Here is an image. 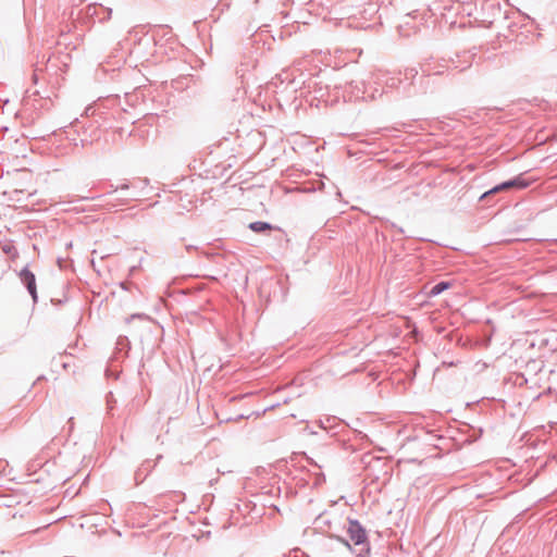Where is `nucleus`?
Returning a JSON list of instances; mask_svg holds the SVG:
<instances>
[{
  "label": "nucleus",
  "mask_w": 557,
  "mask_h": 557,
  "mask_svg": "<svg viewBox=\"0 0 557 557\" xmlns=\"http://www.w3.org/2000/svg\"><path fill=\"white\" fill-rule=\"evenodd\" d=\"M347 534L356 546H361L359 557L370 556V546L366 529L357 519H347Z\"/></svg>",
  "instance_id": "obj_1"
},
{
  "label": "nucleus",
  "mask_w": 557,
  "mask_h": 557,
  "mask_svg": "<svg viewBox=\"0 0 557 557\" xmlns=\"http://www.w3.org/2000/svg\"><path fill=\"white\" fill-rule=\"evenodd\" d=\"M148 184H149L148 178H136L132 182L125 181L124 183H122L121 185H119L116 187H113L111 185L112 189L109 190L108 194L110 195V194L119 191V190L132 189L131 195L128 197H126L124 199V201L127 202L131 200H138V199H140V197L146 196V193H144V190L146 189Z\"/></svg>",
  "instance_id": "obj_2"
},
{
  "label": "nucleus",
  "mask_w": 557,
  "mask_h": 557,
  "mask_svg": "<svg viewBox=\"0 0 557 557\" xmlns=\"http://www.w3.org/2000/svg\"><path fill=\"white\" fill-rule=\"evenodd\" d=\"M530 185V182L528 180H525L522 174L511 178V180H508L506 182H503L496 186H494L492 189H490L488 191L484 193L482 196H481V199H485L486 197H488L490 195L492 194H495V193H498V191H502V190H507L509 188H517V189H523V188H527L528 186Z\"/></svg>",
  "instance_id": "obj_3"
},
{
  "label": "nucleus",
  "mask_w": 557,
  "mask_h": 557,
  "mask_svg": "<svg viewBox=\"0 0 557 557\" xmlns=\"http://www.w3.org/2000/svg\"><path fill=\"white\" fill-rule=\"evenodd\" d=\"M21 282L27 288L29 295L32 296L34 302L37 301V287H36V277L35 274L26 267L21 270L20 274Z\"/></svg>",
  "instance_id": "obj_4"
},
{
  "label": "nucleus",
  "mask_w": 557,
  "mask_h": 557,
  "mask_svg": "<svg viewBox=\"0 0 557 557\" xmlns=\"http://www.w3.org/2000/svg\"><path fill=\"white\" fill-rule=\"evenodd\" d=\"M446 65H436L432 66L431 63L422 64L421 71L423 75L431 76V75H442L445 73Z\"/></svg>",
  "instance_id": "obj_5"
},
{
  "label": "nucleus",
  "mask_w": 557,
  "mask_h": 557,
  "mask_svg": "<svg viewBox=\"0 0 557 557\" xmlns=\"http://www.w3.org/2000/svg\"><path fill=\"white\" fill-rule=\"evenodd\" d=\"M151 470L150 462L145 461L135 472L136 484H140Z\"/></svg>",
  "instance_id": "obj_6"
},
{
  "label": "nucleus",
  "mask_w": 557,
  "mask_h": 557,
  "mask_svg": "<svg viewBox=\"0 0 557 557\" xmlns=\"http://www.w3.org/2000/svg\"><path fill=\"white\" fill-rule=\"evenodd\" d=\"M248 227L255 233H264L267 231L273 230L272 224L263 221L251 222Z\"/></svg>",
  "instance_id": "obj_7"
},
{
  "label": "nucleus",
  "mask_w": 557,
  "mask_h": 557,
  "mask_svg": "<svg viewBox=\"0 0 557 557\" xmlns=\"http://www.w3.org/2000/svg\"><path fill=\"white\" fill-rule=\"evenodd\" d=\"M451 286V283L450 282H447V281H442V282H438L437 284H435L431 290L429 292V295L431 297H435V296H438L440 294H442L444 290L448 289L449 287Z\"/></svg>",
  "instance_id": "obj_8"
},
{
  "label": "nucleus",
  "mask_w": 557,
  "mask_h": 557,
  "mask_svg": "<svg viewBox=\"0 0 557 557\" xmlns=\"http://www.w3.org/2000/svg\"><path fill=\"white\" fill-rule=\"evenodd\" d=\"M403 83L400 77H388L385 81V86L389 89H396L400 87V84Z\"/></svg>",
  "instance_id": "obj_9"
},
{
  "label": "nucleus",
  "mask_w": 557,
  "mask_h": 557,
  "mask_svg": "<svg viewBox=\"0 0 557 557\" xmlns=\"http://www.w3.org/2000/svg\"><path fill=\"white\" fill-rule=\"evenodd\" d=\"M418 75V70L416 67H407L404 71L405 79L411 81L410 85L413 84V79Z\"/></svg>",
  "instance_id": "obj_10"
},
{
  "label": "nucleus",
  "mask_w": 557,
  "mask_h": 557,
  "mask_svg": "<svg viewBox=\"0 0 557 557\" xmlns=\"http://www.w3.org/2000/svg\"><path fill=\"white\" fill-rule=\"evenodd\" d=\"M315 524L319 527V528H323V527H330L331 522L330 520L323 516V515H320L317 519H315Z\"/></svg>",
  "instance_id": "obj_11"
},
{
  "label": "nucleus",
  "mask_w": 557,
  "mask_h": 557,
  "mask_svg": "<svg viewBox=\"0 0 557 557\" xmlns=\"http://www.w3.org/2000/svg\"><path fill=\"white\" fill-rule=\"evenodd\" d=\"M101 9H102L103 11H106V13H107V14H106V16H103V17H99L100 22L109 21V20L111 18V15H112V9H110V8H103V7H101Z\"/></svg>",
  "instance_id": "obj_12"
},
{
  "label": "nucleus",
  "mask_w": 557,
  "mask_h": 557,
  "mask_svg": "<svg viewBox=\"0 0 557 557\" xmlns=\"http://www.w3.org/2000/svg\"><path fill=\"white\" fill-rule=\"evenodd\" d=\"M230 0H220L218 7L220 8V10L223 12L224 10H228L230 9Z\"/></svg>",
  "instance_id": "obj_13"
},
{
  "label": "nucleus",
  "mask_w": 557,
  "mask_h": 557,
  "mask_svg": "<svg viewBox=\"0 0 557 557\" xmlns=\"http://www.w3.org/2000/svg\"><path fill=\"white\" fill-rule=\"evenodd\" d=\"M336 539H337L341 543H343L345 546H347L348 548H350V544H349V542H348L346 539H344V537H339V536H337Z\"/></svg>",
  "instance_id": "obj_14"
},
{
  "label": "nucleus",
  "mask_w": 557,
  "mask_h": 557,
  "mask_svg": "<svg viewBox=\"0 0 557 557\" xmlns=\"http://www.w3.org/2000/svg\"><path fill=\"white\" fill-rule=\"evenodd\" d=\"M280 492H281V488H280V487H271V488L269 490V493H270V494H272V495H274V494H276V493L278 494Z\"/></svg>",
  "instance_id": "obj_15"
},
{
  "label": "nucleus",
  "mask_w": 557,
  "mask_h": 557,
  "mask_svg": "<svg viewBox=\"0 0 557 557\" xmlns=\"http://www.w3.org/2000/svg\"><path fill=\"white\" fill-rule=\"evenodd\" d=\"M308 460H309V462H310L311 465H314L317 468H319V469H322V468H323V465H321V463H318V462L313 461L311 458H308Z\"/></svg>",
  "instance_id": "obj_16"
},
{
  "label": "nucleus",
  "mask_w": 557,
  "mask_h": 557,
  "mask_svg": "<svg viewBox=\"0 0 557 557\" xmlns=\"http://www.w3.org/2000/svg\"><path fill=\"white\" fill-rule=\"evenodd\" d=\"M322 481H324V475L323 474H319L317 480H315V483L314 484H320Z\"/></svg>",
  "instance_id": "obj_17"
},
{
  "label": "nucleus",
  "mask_w": 557,
  "mask_h": 557,
  "mask_svg": "<svg viewBox=\"0 0 557 557\" xmlns=\"http://www.w3.org/2000/svg\"><path fill=\"white\" fill-rule=\"evenodd\" d=\"M33 78H34V81H35V83H36V82H37V75H36V74H34V75H33Z\"/></svg>",
  "instance_id": "obj_18"
},
{
  "label": "nucleus",
  "mask_w": 557,
  "mask_h": 557,
  "mask_svg": "<svg viewBox=\"0 0 557 557\" xmlns=\"http://www.w3.org/2000/svg\"><path fill=\"white\" fill-rule=\"evenodd\" d=\"M91 14H98L97 10H96V7H94V12Z\"/></svg>",
  "instance_id": "obj_19"
}]
</instances>
